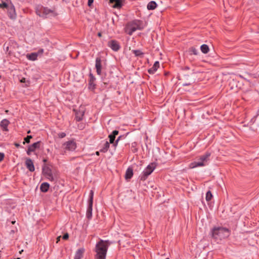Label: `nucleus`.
I'll return each instance as SVG.
<instances>
[{
    "instance_id": "1",
    "label": "nucleus",
    "mask_w": 259,
    "mask_h": 259,
    "mask_svg": "<svg viewBox=\"0 0 259 259\" xmlns=\"http://www.w3.org/2000/svg\"><path fill=\"white\" fill-rule=\"evenodd\" d=\"M110 243L108 240H103L101 239L97 243L95 251L96 254L95 256V259H106L107 250Z\"/></svg>"
},
{
    "instance_id": "2",
    "label": "nucleus",
    "mask_w": 259,
    "mask_h": 259,
    "mask_svg": "<svg viewBox=\"0 0 259 259\" xmlns=\"http://www.w3.org/2000/svg\"><path fill=\"white\" fill-rule=\"evenodd\" d=\"M230 235V230L224 227H214L211 230L212 237L216 241L227 238Z\"/></svg>"
},
{
    "instance_id": "3",
    "label": "nucleus",
    "mask_w": 259,
    "mask_h": 259,
    "mask_svg": "<svg viewBox=\"0 0 259 259\" xmlns=\"http://www.w3.org/2000/svg\"><path fill=\"white\" fill-rule=\"evenodd\" d=\"M144 28L142 21L138 20H135L129 22L125 28V32L130 35L137 30H142Z\"/></svg>"
},
{
    "instance_id": "4",
    "label": "nucleus",
    "mask_w": 259,
    "mask_h": 259,
    "mask_svg": "<svg viewBox=\"0 0 259 259\" xmlns=\"http://www.w3.org/2000/svg\"><path fill=\"white\" fill-rule=\"evenodd\" d=\"M35 12L37 15L44 18L55 17L57 15V13L54 10L39 6L36 8Z\"/></svg>"
},
{
    "instance_id": "5",
    "label": "nucleus",
    "mask_w": 259,
    "mask_h": 259,
    "mask_svg": "<svg viewBox=\"0 0 259 259\" xmlns=\"http://www.w3.org/2000/svg\"><path fill=\"white\" fill-rule=\"evenodd\" d=\"M210 155V152H207L204 154L200 156L198 158V161H194L190 164V167L195 168L205 165L206 163L209 160Z\"/></svg>"
},
{
    "instance_id": "6",
    "label": "nucleus",
    "mask_w": 259,
    "mask_h": 259,
    "mask_svg": "<svg viewBox=\"0 0 259 259\" xmlns=\"http://www.w3.org/2000/svg\"><path fill=\"white\" fill-rule=\"evenodd\" d=\"M156 166V165L155 163H151L150 164H149L140 176V180L142 181H145L148 177L154 170Z\"/></svg>"
},
{
    "instance_id": "7",
    "label": "nucleus",
    "mask_w": 259,
    "mask_h": 259,
    "mask_svg": "<svg viewBox=\"0 0 259 259\" xmlns=\"http://www.w3.org/2000/svg\"><path fill=\"white\" fill-rule=\"evenodd\" d=\"M76 142L72 140L64 143L62 145V148L64 150V152L66 151H73L76 148Z\"/></svg>"
},
{
    "instance_id": "8",
    "label": "nucleus",
    "mask_w": 259,
    "mask_h": 259,
    "mask_svg": "<svg viewBox=\"0 0 259 259\" xmlns=\"http://www.w3.org/2000/svg\"><path fill=\"white\" fill-rule=\"evenodd\" d=\"M94 191L91 190L89 195V205L87 210V218L91 219L92 217L93 203Z\"/></svg>"
},
{
    "instance_id": "9",
    "label": "nucleus",
    "mask_w": 259,
    "mask_h": 259,
    "mask_svg": "<svg viewBox=\"0 0 259 259\" xmlns=\"http://www.w3.org/2000/svg\"><path fill=\"white\" fill-rule=\"evenodd\" d=\"M108 46L114 51H118L120 48L119 44L115 40H111L108 41Z\"/></svg>"
},
{
    "instance_id": "10",
    "label": "nucleus",
    "mask_w": 259,
    "mask_h": 259,
    "mask_svg": "<svg viewBox=\"0 0 259 259\" xmlns=\"http://www.w3.org/2000/svg\"><path fill=\"white\" fill-rule=\"evenodd\" d=\"M8 15L11 19H14L16 18V13L15 12V9L12 4H11V5L8 7Z\"/></svg>"
},
{
    "instance_id": "11",
    "label": "nucleus",
    "mask_w": 259,
    "mask_h": 259,
    "mask_svg": "<svg viewBox=\"0 0 259 259\" xmlns=\"http://www.w3.org/2000/svg\"><path fill=\"white\" fill-rule=\"evenodd\" d=\"M40 141H38L33 143V144L29 146L28 149L27 150V154L28 155H30L31 152H34L36 149H38L40 147Z\"/></svg>"
},
{
    "instance_id": "12",
    "label": "nucleus",
    "mask_w": 259,
    "mask_h": 259,
    "mask_svg": "<svg viewBox=\"0 0 259 259\" xmlns=\"http://www.w3.org/2000/svg\"><path fill=\"white\" fill-rule=\"evenodd\" d=\"M44 175L47 178L51 181H54V177L52 172V170L49 167H45L42 169Z\"/></svg>"
},
{
    "instance_id": "13",
    "label": "nucleus",
    "mask_w": 259,
    "mask_h": 259,
    "mask_svg": "<svg viewBox=\"0 0 259 259\" xmlns=\"http://www.w3.org/2000/svg\"><path fill=\"white\" fill-rule=\"evenodd\" d=\"M89 89L91 90H94L96 88V84L95 83V81L96 80V78L93 75L92 73H90L89 74Z\"/></svg>"
},
{
    "instance_id": "14",
    "label": "nucleus",
    "mask_w": 259,
    "mask_h": 259,
    "mask_svg": "<svg viewBox=\"0 0 259 259\" xmlns=\"http://www.w3.org/2000/svg\"><path fill=\"white\" fill-rule=\"evenodd\" d=\"M95 67L96 69L97 73L98 75H101V71H102V64H101V59L100 57H97L96 59Z\"/></svg>"
},
{
    "instance_id": "15",
    "label": "nucleus",
    "mask_w": 259,
    "mask_h": 259,
    "mask_svg": "<svg viewBox=\"0 0 259 259\" xmlns=\"http://www.w3.org/2000/svg\"><path fill=\"white\" fill-rule=\"evenodd\" d=\"M25 163L27 168L30 171L32 172L34 171L35 168L33 164V162L30 158H26Z\"/></svg>"
},
{
    "instance_id": "16",
    "label": "nucleus",
    "mask_w": 259,
    "mask_h": 259,
    "mask_svg": "<svg viewBox=\"0 0 259 259\" xmlns=\"http://www.w3.org/2000/svg\"><path fill=\"white\" fill-rule=\"evenodd\" d=\"M159 62L156 61L154 63L153 66L148 70V73L150 74H154L156 72V71L157 70V69L159 68Z\"/></svg>"
},
{
    "instance_id": "17",
    "label": "nucleus",
    "mask_w": 259,
    "mask_h": 259,
    "mask_svg": "<svg viewBox=\"0 0 259 259\" xmlns=\"http://www.w3.org/2000/svg\"><path fill=\"white\" fill-rule=\"evenodd\" d=\"M9 123L10 121L8 119H4L1 121L0 126L3 128V131H8V126Z\"/></svg>"
},
{
    "instance_id": "18",
    "label": "nucleus",
    "mask_w": 259,
    "mask_h": 259,
    "mask_svg": "<svg viewBox=\"0 0 259 259\" xmlns=\"http://www.w3.org/2000/svg\"><path fill=\"white\" fill-rule=\"evenodd\" d=\"M123 0H109L111 4L115 3L113 6L114 8H120L122 6V2Z\"/></svg>"
},
{
    "instance_id": "19",
    "label": "nucleus",
    "mask_w": 259,
    "mask_h": 259,
    "mask_svg": "<svg viewBox=\"0 0 259 259\" xmlns=\"http://www.w3.org/2000/svg\"><path fill=\"white\" fill-rule=\"evenodd\" d=\"M133 176V169L132 167H129L126 169L125 175V179L126 180L130 179Z\"/></svg>"
},
{
    "instance_id": "20",
    "label": "nucleus",
    "mask_w": 259,
    "mask_h": 259,
    "mask_svg": "<svg viewBox=\"0 0 259 259\" xmlns=\"http://www.w3.org/2000/svg\"><path fill=\"white\" fill-rule=\"evenodd\" d=\"M84 252L83 248H80L77 250L75 252L74 257L81 259L83 257V254Z\"/></svg>"
},
{
    "instance_id": "21",
    "label": "nucleus",
    "mask_w": 259,
    "mask_h": 259,
    "mask_svg": "<svg viewBox=\"0 0 259 259\" xmlns=\"http://www.w3.org/2000/svg\"><path fill=\"white\" fill-rule=\"evenodd\" d=\"M50 187V185L47 182L42 183L40 186V190L42 192H48Z\"/></svg>"
},
{
    "instance_id": "22",
    "label": "nucleus",
    "mask_w": 259,
    "mask_h": 259,
    "mask_svg": "<svg viewBox=\"0 0 259 259\" xmlns=\"http://www.w3.org/2000/svg\"><path fill=\"white\" fill-rule=\"evenodd\" d=\"M110 147V144L108 142L106 141L102 146L100 151L103 153H106L108 151Z\"/></svg>"
},
{
    "instance_id": "23",
    "label": "nucleus",
    "mask_w": 259,
    "mask_h": 259,
    "mask_svg": "<svg viewBox=\"0 0 259 259\" xmlns=\"http://www.w3.org/2000/svg\"><path fill=\"white\" fill-rule=\"evenodd\" d=\"M38 54L36 53H32L27 55V58L29 60L35 61L37 59Z\"/></svg>"
},
{
    "instance_id": "24",
    "label": "nucleus",
    "mask_w": 259,
    "mask_h": 259,
    "mask_svg": "<svg viewBox=\"0 0 259 259\" xmlns=\"http://www.w3.org/2000/svg\"><path fill=\"white\" fill-rule=\"evenodd\" d=\"M157 7V4L154 1H151L147 5L148 10H154Z\"/></svg>"
},
{
    "instance_id": "25",
    "label": "nucleus",
    "mask_w": 259,
    "mask_h": 259,
    "mask_svg": "<svg viewBox=\"0 0 259 259\" xmlns=\"http://www.w3.org/2000/svg\"><path fill=\"white\" fill-rule=\"evenodd\" d=\"M84 115L83 111H79L76 113L75 118L77 121H79L82 119L83 116Z\"/></svg>"
},
{
    "instance_id": "26",
    "label": "nucleus",
    "mask_w": 259,
    "mask_h": 259,
    "mask_svg": "<svg viewBox=\"0 0 259 259\" xmlns=\"http://www.w3.org/2000/svg\"><path fill=\"white\" fill-rule=\"evenodd\" d=\"M200 50L204 54H207L209 51L208 46L205 44H203L200 47Z\"/></svg>"
},
{
    "instance_id": "27",
    "label": "nucleus",
    "mask_w": 259,
    "mask_h": 259,
    "mask_svg": "<svg viewBox=\"0 0 259 259\" xmlns=\"http://www.w3.org/2000/svg\"><path fill=\"white\" fill-rule=\"evenodd\" d=\"M132 52L136 57H143L144 53L139 50H133Z\"/></svg>"
},
{
    "instance_id": "28",
    "label": "nucleus",
    "mask_w": 259,
    "mask_h": 259,
    "mask_svg": "<svg viewBox=\"0 0 259 259\" xmlns=\"http://www.w3.org/2000/svg\"><path fill=\"white\" fill-rule=\"evenodd\" d=\"M189 53L190 55H197L198 54V51L194 47H191L189 50Z\"/></svg>"
},
{
    "instance_id": "29",
    "label": "nucleus",
    "mask_w": 259,
    "mask_h": 259,
    "mask_svg": "<svg viewBox=\"0 0 259 259\" xmlns=\"http://www.w3.org/2000/svg\"><path fill=\"white\" fill-rule=\"evenodd\" d=\"M212 197V195L211 193V192L210 191H208V192H207L206 194V200L207 201H210L211 198Z\"/></svg>"
},
{
    "instance_id": "30",
    "label": "nucleus",
    "mask_w": 259,
    "mask_h": 259,
    "mask_svg": "<svg viewBox=\"0 0 259 259\" xmlns=\"http://www.w3.org/2000/svg\"><path fill=\"white\" fill-rule=\"evenodd\" d=\"M108 138L109 139V144L113 143L114 141H115V137L111 134L110 135H109Z\"/></svg>"
},
{
    "instance_id": "31",
    "label": "nucleus",
    "mask_w": 259,
    "mask_h": 259,
    "mask_svg": "<svg viewBox=\"0 0 259 259\" xmlns=\"http://www.w3.org/2000/svg\"><path fill=\"white\" fill-rule=\"evenodd\" d=\"M32 138V136H27L26 137L24 138V142H23V144H25V143H29L30 140Z\"/></svg>"
},
{
    "instance_id": "32",
    "label": "nucleus",
    "mask_w": 259,
    "mask_h": 259,
    "mask_svg": "<svg viewBox=\"0 0 259 259\" xmlns=\"http://www.w3.org/2000/svg\"><path fill=\"white\" fill-rule=\"evenodd\" d=\"M9 5H8L6 2H2V3L0 4V8H8V7Z\"/></svg>"
},
{
    "instance_id": "33",
    "label": "nucleus",
    "mask_w": 259,
    "mask_h": 259,
    "mask_svg": "<svg viewBox=\"0 0 259 259\" xmlns=\"http://www.w3.org/2000/svg\"><path fill=\"white\" fill-rule=\"evenodd\" d=\"M66 134L63 132L60 133L58 134V137L60 138H63L66 136Z\"/></svg>"
},
{
    "instance_id": "34",
    "label": "nucleus",
    "mask_w": 259,
    "mask_h": 259,
    "mask_svg": "<svg viewBox=\"0 0 259 259\" xmlns=\"http://www.w3.org/2000/svg\"><path fill=\"white\" fill-rule=\"evenodd\" d=\"M63 239H64V240H67L69 238V235L67 233H65L63 236Z\"/></svg>"
},
{
    "instance_id": "35",
    "label": "nucleus",
    "mask_w": 259,
    "mask_h": 259,
    "mask_svg": "<svg viewBox=\"0 0 259 259\" xmlns=\"http://www.w3.org/2000/svg\"><path fill=\"white\" fill-rule=\"evenodd\" d=\"M5 154L3 153L0 152V162H1L4 158Z\"/></svg>"
},
{
    "instance_id": "36",
    "label": "nucleus",
    "mask_w": 259,
    "mask_h": 259,
    "mask_svg": "<svg viewBox=\"0 0 259 259\" xmlns=\"http://www.w3.org/2000/svg\"><path fill=\"white\" fill-rule=\"evenodd\" d=\"M94 2V0H88V5L89 7H91Z\"/></svg>"
},
{
    "instance_id": "37",
    "label": "nucleus",
    "mask_w": 259,
    "mask_h": 259,
    "mask_svg": "<svg viewBox=\"0 0 259 259\" xmlns=\"http://www.w3.org/2000/svg\"><path fill=\"white\" fill-rule=\"evenodd\" d=\"M118 131H117V130H114L112 132V133H111V134L113 136H114L115 137H116V135H117L118 134Z\"/></svg>"
},
{
    "instance_id": "38",
    "label": "nucleus",
    "mask_w": 259,
    "mask_h": 259,
    "mask_svg": "<svg viewBox=\"0 0 259 259\" xmlns=\"http://www.w3.org/2000/svg\"><path fill=\"white\" fill-rule=\"evenodd\" d=\"M118 142H119V141L118 140H116V141H114V143H112L113 146L116 147L117 145Z\"/></svg>"
},
{
    "instance_id": "39",
    "label": "nucleus",
    "mask_w": 259,
    "mask_h": 259,
    "mask_svg": "<svg viewBox=\"0 0 259 259\" xmlns=\"http://www.w3.org/2000/svg\"><path fill=\"white\" fill-rule=\"evenodd\" d=\"M44 52V50L42 49H39L38 51V52L37 53L38 54H42Z\"/></svg>"
},
{
    "instance_id": "40",
    "label": "nucleus",
    "mask_w": 259,
    "mask_h": 259,
    "mask_svg": "<svg viewBox=\"0 0 259 259\" xmlns=\"http://www.w3.org/2000/svg\"><path fill=\"white\" fill-rule=\"evenodd\" d=\"M14 145L15 146V147H16L17 148H18L20 146V144L17 143H15Z\"/></svg>"
},
{
    "instance_id": "41",
    "label": "nucleus",
    "mask_w": 259,
    "mask_h": 259,
    "mask_svg": "<svg viewBox=\"0 0 259 259\" xmlns=\"http://www.w3.org/2000/svg\"><path fill=\"white\" fill-rule=\"evenodd\" d=\"M25 80H26V79L25 78H22L21 80H20V82H25Z\"/></svg>"
},
{
    "instance_id": "42",
    "label": "nucleus",
    "mask_w": 259,
    "mask_h": 259,
    "mask_svg": "<svg viewBox=\"0 0 259 259\" xmlns=\"http://www.w3.org/2000/svg\"><path fill=\"white\" fill-rule=\"evenodd\" d=\"M124 136H120L118 137L117 139L118 141H119L122 138H124Z\"/></svg>"
},
{
    "instance_id": "43",
    "label": "nucleus",
    "mask_w": 259,
    "mask_h": 259,
    "mask_svg": "<svg viewBox=\"0 0 259 259\" xmlns=\"http://www.w3.org/2000/svg\"><path fill=\"white\" fill-rule=\"evenodd\" d=\"M60 238H61V236H59V237H57V242H58L59 241H60Z\"/></svg>"
},
{
    "instance_id": "44",
    "label": "nucleus",
    "mask_w": 259,
    "mask_h": 259,
    "mask_svg": "<svg viewBox=\"0 0 259 259\" xmlns=\"http://www.w3.org/2000/svg\"><path fill=\"white\" fill-rule=\"evenodd\" d=\"M96 154L97 155H99V154H100V152H99V151H96Z\"/></svg>"
},
{
    "instance_id": "45",
    "label": "nucleus",
    "mask_w": 259,
    "mask_h": 259,
    "mask_svg": "<svg viewBox=\"0 0 259 259\" xmlns=\"http://www.w3.org/2000/svg\"><path fill=\"white\" fill-rule=\"evenodd\" d=\"M190 84H191V83H187L184 84V85H189Z\"/></svg>"
},
{
    "instance_id": "46",
    "label": "nucleus",
    "mask_w": 259,
    "mask_h": 259,
    "mask_svg": "<svg viewBox=\"0 0 259 259\" xmlns=\"http://www.w3.org/2000/svg\"><path fill=\"white\" fill-rule=\"evenodd\" d=\"M15 222H16L15 221H12V223L13 224H14L15 223Z\"/></svg>"
},
{
    "instance_id": "47",
    "label": "nucleus",
    "mask_w": 259,
    "mask_h": 259,
    "mask_svg": "<svg viewBox=\"0 0 259 259\" xmlns=\"http://www.w3.org/2000/svg\"><path fill=\"white\" fill-rule=\"evenodd\" d=\"M98 35H99V36H101V33H98Z\"/></svg>"
},
{
    "instance_id": "48",
    "label": "nucleus",
    "mask_w": 259,
    "mask_h": 259,
    "mask_svg": "<svg viewBox=\"0 0 259 259\" xmlns=\"http://www.w3.org/2000/svg\"><path fill=\"white\" fill-rule=\"evenodd\" d=\"M27 133H28V134L30 133V131H28L27 132Z\"/></svg>"
},
{
    "instance_id": "49",
    "label": "nucleus",
    "mask_w": 259,
    "mask_h": 259,
    "mask_svg": "<svg viewBox=\"0 0 259 259\" xmlns=\"http://www.w3.org/2000/svg\"><path fill=\"white\" fill-rule=\"evenodd\" d=\"M6 113H8V110H6Z\"/></svg>"
}]
</instances>
